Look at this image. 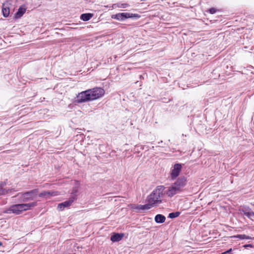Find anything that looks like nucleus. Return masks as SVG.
Masks as SVG:
<instances>
[{"mask_svg": "<svg viewBox=\"0 0 254 254\" xmlns=\"http://www.w3.org/2000/svg\"><path fill=\"white\" fill-rule=\"evenodd\" d=\"M142 205H138L137 207H136V208L138 209H139V210H142Z\"/></svg>", "mask_w": 254, "mask_h": 254, "instance_id": "bb28decb", "label": "nucleus"}, {"mask_svg": "<svg viewBox=\"0 0 254 254\" xmlns=\"http://www.w3.org/2000/svg\"><path fill=\"white\" fill-rule=\"evenodd\" d=\"M37 192V190H33L22 194L20 199L23 202L33 200Z\"/></svg>", "mask_w": 254, "mask_h": 254, "instance_id": "0eeeda50", "label": "nucleus"}, {"mask_svg": "<svg viewBox=\"0 0 254 254\" xmlns=\"http://www.w3.org/2000/svg\"><path fill=\"white\" fill-rule=\"evenodd\" d=\"M232 251V249H230L229 250H228L226 251V252L223 253L222 254H233L232 253H231Z\"/></svg>", "mask_w": 254, "mask_h": 254, "instance_id": "393cba45", "label": "nucleus"}, {"mask_svg": "<svg viewBox=\"0 0 254 254\" xmlns=\"http://www.w3.org/2000/svg\"><path fill=\"white\" fill-rule=\"evenodd\" d=\"M243 247L245 249H248L249 248H253L254 246L252 244H246L244 245Z\"/></svg>", "mask_w": 254, "mask_h": 254, "instance_id": "b1692460", "label": "nucleus"}, {"mask_svg": "<svg viewBox=\"0 0 254 254\" xmlns=\"http://www.w3.org/2000/svg\"><path fill=\"white\" fill-rule=\"evenodd\" d=\"M76 199V198L75 195L71 196L68 200L59 203L58 205L57 209L59 211H63L64 208L70 206Z\"/></svg>", "mask_w": 254, "mask_h": 254, "instance_id": "6e6552de", "label": "nucleus"}, {"mask_svg": "<svg viewBox=\"0 0 254 254\" xmlns=\"http://www.w3.org/2000/svg\"><path fill=\"white\" fill-rule=\"evenodd\" d=\"M93 16V14L92 13H83L81 15L80 19L84 21H87L90 20Z\"/></svg>", "mask_w": 254, "mask_h": 254, "instance_id": "2eb2a0df", "label": "nucleus"}, {"mask_svg": "<svg viewBox=\"0 0 254 254\" xmlns=\"http://www.w3.org/2000/svg\"><path fill=\"white\" fill-rule=\"evenodd\" d=\"M187 184V178L184 176H181L178 178L170 186L168 187L164 193L168 197H172L175 195L183 192L185 190V188Z\"/></svg>", "mask_w": 254, "mask_h": 254, "instance_id": "f257e3e1", "label": "nucleus"}, {"mask_svg": "<svg viewBox=\"0 0 254 254\" xmlns=\"http://www.w3.org/2000/svg\"><path fill=\"white\" fill-rule=\"evenodd\" d=\"M88 90L79 93L76 96V99L74 101L75 103H81L90 100V94Z\"/></svg>", "mask_w": 254, "mask_h": 254, "instance_id": "423d86ee", "label": "nucleus"}, {"mask_svg": "<svg viewBox=\"0 0 254 254\" xmlns=\"http://www.w3.org/2000/svg\"><path fill=\"white\" fill-rule=\"evenodd\" d=\"M90 94V100H96L102 97L105 94L104 90L100 87H95L91 89H88Z\"/></svg>", "mask_w": 254, "mask_h": 254, "instance_id": "39448f33", "label": "nucleus"}, {"mask_svg": "<svg viewBox=\"0 0 254 254\" xmlns=\"http://www.w3.org/2000/svg\"><path fill=\"white\" fill-rule=\"evenodd\" d=\"M182 168V165L179 163L175 164L174 165L170 174L171 178L172 180H174L179 176L181 172Z\"/></svg>", "mask_w": 254, "mask_h": 254, "instance_id": "1a4fd4ad", "label": "nucleus"}, {"mask_svg": "<svg viewBox=\"0 0 254 254\" xmlns=\"http://www.w3.org/2000/svg\"><path fill=\"white\" fill-rule=\"evenodd\" d=\"M142 210H148L150 209L151 207H153V206L150 204V203L147 202L146 204L144 205H142Z\"/></svg>", "mask_w": 254, "mask_h": 254, "instance_id": "412c9836", "label": "nucleus"}, {"mask_svg": "<svg viewBox=\"0 0 254 254\" xmlns=\"http://www.w3.org/2000/svg\"><path fill=\"white\" fill-rule=\"evenodd\" d=\"M37 202H33L29 203H22L13 204L8 208L3 210V213L10 214L11 213L15 214H20L23 211L29 210L32 207L37 206Z\"/></svg>", "mask_w": 254, "mask_h": 254, "instance_id": "7ed1b4c3", "label": "nucleus"}, {"mask_svg": "<svg viewBox=\"0 0 254 254\" xmlns=\"http://www.w3.org/2000/svg\"><path fill=\"white\" fill-rule=\"evenodd\" d=\"M165 189V188L163 186H157L147 196V202L150 203L153 207H156L161 203V197L163 195Z\"/></svg>", "mask_w": 254, "mask_h": 254, "instance_id": "f03ea898", "label": "nucleus"}, {"mask_svg": "<svg viewBox=\"0 0 254 254\" xmlns=\"http://www.w3.org/2000/svg\"><path fill=\"white\" fill-rule=\"evenodd\" d=\"M232 237L235 238H238L239 239H242V240H243V239H248V240L254 239V238H252L249 236H247V235H246L244 234L237 235L234 236Z\"/></svg>", "mask_w": 254, "mask_h": 254, "instance_id": "f3484780", "label": "nucleus"}, {"mask_svg": "<svg viewBox=\"0 0 254 254\" xmlns=\"http://www.w3.org/2000/svg\"><path fill=\"white\" fill-rule=\"evenodd\" d=\"M2 12L4 17H7L8 16L10 12L9 8L6 6L5 4H3L2 5Z\"/></svg>", "mask_w": 254, "mask_h": 254, "instance_id": "dca6fc26", "label": "nucleus"}, {"mask_svg": "<svg viewBox=\"0 0 254 254\" xmlns=\"http://www.w3.org/2000/svg\"><path fill=\"white\" fill-rule=\"evenodd\" d=\"M140 15L136 13H131L128 12L119 13L115 15H113L112 18L119 21H124L127 18L138 19Z\"/></svg>", "mask_w": 254, "mask_h": 254, "instance_id": "20e7f679", "label": "nucleus"}, {"mask_svg": "<svg viewBox=\"0 0 254 254\" xmlns=\"http://www.w3.org/2000/svg\"><path fill=\"white\" fill-rule=\"evenodd\" d=\"M77 189L76 188H74L72 189V192H71V196H74L75 195V197H76V193H77Z\"/></svg>", "mask_w": 254, "mask_h": 254, "instance_id": "5701e85b", "label": "nucleus"}, {"mask_svg": "<svg viewBox=\"0 0 254 254\" xmlns=\"http://www.w3.org/2000/svg\"><path fill=\"white\" fill-rule=\"evenodd\" d=\"M154 220L157 223H163L165 222L166 218L162 214H157L155 216Z\"/></svg>", "mask_w": 254, "mask_h": 254, "instance_id": "4468645a", "label": "nucleus"}, {"mask_svg": "<svg viewBox=\"0 0 254 254\" xmlns=\"http://www.w3.org/2000/svg\"><path fill=\"white\" fill-rule=\"evenodd\" d=\"M180 214V212L177 211L175 212H172L169 213L168 217L170 218H175L178 217Z\"/></svg>", "mask_w": 254, "mask_h": 254, "instance_id": "aec40b11", "label": "nucleus"}, {"mask_svg": "<svg viewBox=\"0 0 254 254\" xmlns=\"http://www.w3.org/2000/svg\"><path fill=\"white\" fill-rule=\"evenodd\" d=\"M115 7L125 8L129 6V4L126 3H119L114 4Z\"/></svg>", "mask_w": 254, "mask_h": 254, "instance_id": "6ab92c4d", "label": "nucleus"}, {"mask_svg": "<svg viewBox=\"0 0 254 254\" xmlns=\"http://www.w3.org/2000/svg\"><path fill=\"white\" fill-rule=\"evenodd\" d=\"M2 245V243H0V245Z\"/></svg>", "mask_w": 254, "mask_h": 254, "instance_id": "cd10ccee", "label": "nucleus"}, {"mask_svg": "<svg viewBox=\"0 0 254 254\" xmlns=\"http://www.w3.org/2000/svg\"><path fill=\"white\" fill-rule=\"evenodd\" d=\"M217 10L215 8H211L209 9L208 11L211 14H214L216 12Z\"/></svg>", "mask_w": 254, "mask_h": 254, "instance_id": "4be33fe9", "label": "nucleus"}, {"mask_svg": "<svg viewBox=\"0 0 254 254\" xmlns=\"http://www.w3.org/2000/svg\"><path fill=\"white\" fill-rule=\"evenodd\" d=\"M58 194V191H45L39 194L40 197H44L46 199L49 198L50 196H56Z\"/></svg>", "mask_w": 254, "mask_h": 254, "instance_id": "9b49d317", "label": "nucleus"}, {"mask_svg": "<svg viewBox=\"0 0 254 254\" xmlns=\"http://www.w3.org/2000/svg\"><path fill=\"white\" fill-rule=\"evenodd\" d=\"M14 190V189H0V195H4L7 194L9 192H10L12 190Z\"/></svg>", "mask_w": 254, "mask_h": 254, "instance_id": "a211bd4d", "label": "nucleus"}, {"mask_svg": "<svg viewBox=\"0 0 254 254\" xmlns=\"http://www.w3.org/2000/svg\"><path fill=\"white\" fill-rule=\"evenodd\" d=\"M5 185V183L4 182H1L0 183V189H3L2 188Z\"/></svg>", "mask_w": 254, "mask_h": 254, "instance_id": "a878e982", "label": "nucleus"}, {"mask_svg": "<svg viewBox=\"0 0 254 254\" xmlns=\"http://www.w3.org/2000/svg\"><path fill=\"white\" fill-rule=\"evenodd\" d=\"M242 215L247 216L251 219L254 218V212L249 207H244L240 209Z\"/></svg>", "mask_w": 254, "mask_h": 254, "instance_id": "9d476101", "label": "nucleus"}, {"mask_svg": "<svg viewBox=\"0 0 254 254\" xmlns=\"http://www.w3.org/2000/svg\"><path fill=\"white\" fill-rule=\"evenodd\" d=\"M26 8L22 6H20L18 11L15 13L14 17L16 19L20 18L25 13Z\"/></svg>", "mask_w": 254, "mask_h": 254, "instance_id": "ddd939ff", "label": "nucleus"}, {"mask_svg": "<svg viewBox=\"0 0 254 254\" xmlns=\"http://www.w3.org/2000/svg\"><path fill=\"white\" fill-rule=\"evenodd\" d=\"M124 237L123 234L115 233L111 237V240L113 242H117L121 241Z\"/></svg>", "mask_w": 254, "mask_h": 254, "instance_id": "f8f14e48", "label": "nucleus"}]
</instances>
